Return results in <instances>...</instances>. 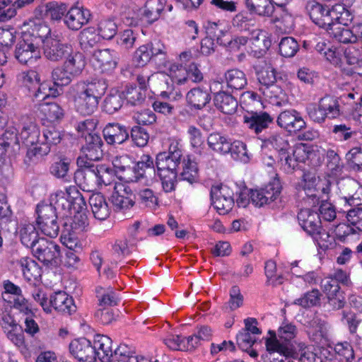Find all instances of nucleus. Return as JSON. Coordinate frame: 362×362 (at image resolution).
Listing matches in <instances>:
<instances>
[{"label": "nucleus", "mask_w": 362, "mask_h": 362, "mask_svg": "<svg viewBox=\"0 0 362 362\" xmlns=\"http://www.w3.org/2000/svg\"><path fill=\"white\" fill-rule=\"evenodd\" d=\"M329 325L318 318L314 317L306 326V332L310 341L317 345L323 346L329 341Z\"/></svg>", "instance_id": "nucleus-19"}, {"label": "nucleus", "mask_w": 362, "mask_h": 362, "mask_svg": "<svg viewBox=\"0 0 362 362\" xmlns=\"http://www.w3.org/2000/svg\"><path fill=\"white\" fill-rule=\"evenodd\" d=\"M211 198L214 207L221 215L230 212L234 206L233 192L227 185L212 186Z\"/></svg>", "instance_id": "nucleus-15"}, {"label": "nucleus", "mask_w": 362, "mask_h": 362, "mask_svg": "<svg viewBox=\"0 0 362 362\" xmlns=\"http://www.w3.org/2000/svg\"><path fill=\"white\" fill-rule=\"evenodd\" d=\"M259 90L269 102L275 105H281L285 100V93L278 86L273 84L268 87H260Z\"/></svg>", "instance_id": "nucleus-49"}, {"label": "nucleus", "mask_w": 362, "mask_h": 362, "mask_svg": "<svg viewBox=\"0 0 362 362\" xmlns=\"http://www.w3.org/2000/svg\"><path fill=\"white\" fill-rule=\"evenodd\" d=\"M90 17V11L82 6H72L64 16L66 26L73 30H78L86 25Z\"/></svg>", "instance_id": "nucleus-23"}, {"label": "nucleus", "mask_w": 362, "mask_h": 362, "mask_svg": "<svg viewBox=\"0 0 362 362\" xmlns=\"http://www.w3.org/2000/svg\"><path fill=\"white\" fill-rule=\"evenodd\" d=\"M144 356H134L133 351L127 344H119L115 350V362H140Z\"/></svg>", "instance_id": "nucleus-50"}, {"label": "nucleus", "mask_w": 362, "mask_h": 362, "mask_svg": "<svg viewBox=\"0 0 362 362\" xmlns=\"http://www.w3.org/2000/svg\"><path fill=\"white\" fill-rule=\"evenodd\" d=\"M318 103L327 118L335 119L340 115L339 103L336 98L332 96H325L321 98Z\"/></svg>", "instance_id": "nucleus-45"}, {"label": "nucleus", "mask_w": 362, "mask_h": 362, "mask_svg": "<svg viewBox=\"0 0 362 362\" xmlns=\"http://www.w3.org/2000/svg\"><path fill=\"white\" fill-rule=\"evenodd\" d=\"M112 298L113 293L110 291L103 294L98 299V309L95 316L103 324H110L113 320Z\"/></svg>", "instance_id": "nucleus-28"}, {"label": "nucleus", "mask_w": 362, "mask_h": 362, "mask_svg": "<svg viewBox=\"0 0 362 362\" xmlns=\"http://www.w3.org/2000/svg\"><path fill=\"white\" fill-rule=\"evenodd\" d=\"M69 352L79 362H95L96 351L91 342L86 338L72 340L69 346Z\"/></svg>", "instance_id": "nucleus-17"}, {"label": "nucleus", "mask_w": 362, "mask_h": 362, "mask_svg": "<svg viewBox=\"0 0 362 362\" xmlns=\"http://www.w3.org/2000/svg\"><path fill=\"white\" fill-rule=\"evenodd\" d=\"M257 79L261 87L270 86L276 81V71L272 66H267L258 71Z\"/></svg>", "instance_id": "nucleus-59"}, {"label": "nucleus", "mask_w": 362, "mask_h": 362, "mask_svg": "<svg viewBox=\"0 0 362 362\" xmlns=\"http://www.w3.org/2000/svg\"><path fill=\"white\" fill-rule=\"evenodd\" d=\"M119 96L133 105L140 104L145 99L144 93L133 85H127L124 90L119 91Z\"/></svg>", "instance_id": "nucleus-48"}, {"label": "nucleus", "mask_w": 362, "mask_h": 362, "mask_svg": "<svg viewBox=\"0 0 362 362\" xmlns=\"http://www.w3.org/2000/svg\"><path fill=\"white\" fill-rule=\"evenodd\" d=\"M198 175L197 163L189 157L183 160V170L181 173L182 178L189 182H193Z\"/></svg>", "instance_id": "nucleus-61"}, {"label": "nucleus", "mask_w": 362, "mask_h": 362, "mask_svg": "<svg viewBox=\"0 0 362 362\" xmlns=\"http://www.w3.org/2000/svg\"><path fill=\"white\" fill-rule=\"evenodd\" d=\"M187 103L192 107L200 110L205 107L211 100V96L207 90L200 87L191 89L186 95Z\"/></svg>", "instance_id": "nucleus-35"}, {"label": "nucleus", "mask_w": 362, "mask_h": 362, "mask_svg": "<svg viewBox=\"0 0 362 362\" xmlns=\"http://www.w3.org/2000/svg\"><path fill=\"white\" fill-rule=\"evenodd\" d=\"M132 197V192L125 182L115 183V214L117 218H123L120 214L127 218L132 217L131 209L135 204Z\"/></svg>", "instance_id": "nucleus-13"}, {"label": "nucleus", "mask_w": 362, "mask_h": 362, "mask_svg": "<svg viewBox=\"0 0 362 362\" xmlns=\"http://www.w3.org/2000/svg\"><path fill=\"white\" fill-rule=\"evenodd\" d=\"M32 250L34 256L45 264H57L59 262V247L52 241L41 238Z\"/></svg>", "instance_id": "nucleus-16"}, {"label": "nucleus", "mask_w": 362, "mask_h": 362, "mask_svg": "<svg viewBox=\"0 0 362 362\" xmlns=\"http://www.w3.org/2000/svg\"><path fill=\"white\" fill-rule=\"evenodd\" d=\"M250 41L253 45V51L259 54L264 53L271 46V40L267 33L262 30H252Z\"/></svg>", "instance_id": "nucleus-42"}, {"label": "nucleus", "mask_w": 362, "mask_h": 362, "mask_svg": "<svg viewBox=\"0 0 362 362\" xmlns=\"http://www.w3.org/2000/svg\"><path fill=\"white\" fill-rule=\"evenodd\" d=\"M37 89L34 90L33 93L36 98H42V99L48 97H57L60 95L62 88H58L53 83L51 86L48 81L39 82Z\"/></svg>", "instance_id": "nucleus-56"}, {"label": "nucleus", "mask_w": 362, "mask_h": 362, "mask_svg": "<svg viewBox=\"0 0 362 362\" xmlns=\"http://www.w3.org/2000/svg\"><path fill=\"white\" fill-rule=\"evenodd\" d=\"M61 139V133L55 127L47 128L43 132L42 139H40V146L27 151L25 161L30 163L37 161L49 153L52 145L59 144Z\"/></svg>", "instance_id": "nucleus-12"}, {"label": "nucleus", "mask_w": 362, "mask_h": 362, "mask_svg": "<svg viewBox=\"0 0 362 362\" xmlns=\"http://www.w3.org/2000/svg\"><path fill=\"white\" fill-rule=\"evenodd\" d=\"M227 88L232 90H243L247 84L246 74L240 69H231L224 74Z\"/></svg>", "instance_id": "nucleus-32"}, {"label": "nucleus", "mask_w": 362, "mask_h": 362, "mask_svg": "<svg viewBox=\"0 0 362 362\" xmlns=\"http://www.w3.org/2000/svg\"><path fill=\"white\" fill-rule=\"evenodd\" d=\"M31 23L36 22L30 21L23 24L25 30L23 39L18 42L15 49L16 59L20 64L27 66L33 65L41 58L40 37L33 33Z\"/></svg>", "instance_id": "nucleus-6"}, {"label": "nucleus", "mask_w": 362, "mask_h": 362, "mask_svg": "<svg viewBox=\"0 0 362 362\" xmlns=\"http://www.w3.org/2000/svg\"><path fill=\"white\" fill-rule=\"evenodd\" d=\"M19 83L29 91H34L40 81L39 74L34 70L21 73L18 76Z\"/></svg>", "instance_id": "nucleus-52"}, {"label": "nucleus", "mask_w": 362, "mask_h": 362, "mask_svg": "<svg viewBox=\"0 0 362 362\" xmlns=\"http://www.w3.org/2000/svg\"><path fill=\"white\" fill-rule=\"evenodd\" d=\"M320 293L318 290L314 289L304 294L301 298L296 300V304L304 308L316 306L320 302Z\"/></svg>", "instance_id": "nucleus-62"}, {"label": "nucleus", "mask_w": 362, "mask_h": 362, "mask_svg": "<svg viewBox=\"0 0 362 362\" xmlns=\"http://www.w3.org/2000/svg\"><path fill=\"white\" fill-rule=\"evenodd\" d=\"M83 209H73L66 214V220L64 228L75 230L76 233H82L88 226V218Z\"/></svg>", "instance_id": "nucleus-29"}, {"label": "nucleus", "mask_w": 362, "mask_h": 362, "mask_svg": "<svg viewBox=\"0 0 362 362\" xmlns=\"http://www.w3.org/2000/svg\"><path fill=\"white\" fill-rule=\"evenodd\" d=\"M86 176L89 178H95L99 185L107 186L113 181L112 169L105 165L97 167L95 170H88Z\"/></svg>", "instance_id": "nucleus-40"}, {"label": "nucleus", "mask_w": 362, "mask_h": 362, "mask_svg": "<svg viewBox=\"0 0 362 362\" xmlns=\"http://www.w3.org/2000/svg\"><path fill=\"white\" fill-rule=\"evenodd\" d=\"M75 77L64 66H57L52 72L53 83L57 87L69 85Z\"/></svg>", "instance_id": "nucleus-53"}, {"label": "nucleus", "mask_w": 362, "mask_h": 362, "mask_svg": "<svg viewBox=\"0 0 362 362\" xmlns=\"http://www.w3.org/2000/svg\"><path fill=\"white\" fill-rule=\"evenodd\" d=\"M207 145L212 151L226 155L230 151V139L220 133H211L207 137Z\"/></svg>", "instance_id": "nucleus-34"}, {"label": "nucleus", "mask_w": 362, "mask_h": 362, "mask_svg": "<svg viewBox=\"0 0 362 362\" xmlns=\"http://www.w3.org/2000/svg\"><path fill=\"white\" fill-rule=\"evenodd\" d=\"M50 203L54 210L64 211V215L73 209L78 210L86 206V202L75 186H69L64 190H57L50 195Z\"/></svg>", "instance_id": "nucleus-9"}, {"label": "nucleus", "mask_w": 362, "mask_h": 362, "mask_svg": "<svg viewBox=\"0 0 362 362\" xmlns=\"http://www.w3.org/2000/svg\"><path fill=\"white\" fill-rule=\"evenodd\" d=\"M277 124L289 132H299L306 127V122L295 110L281 112L277 118Z\"/></svg>", "instance_id": "nucleus-21"}, {"label": "nucleus", "mask_w": 362, "mask_h": 362, "mask_svg": "<svg viewBox=\"0 0 362 362\" xmlns=\"http://www.w3.org/2000/svg\"><path fill=\"white\" fill-rule=\"evenodd\" d=\"M298 220L302 228L310 235L320 229V215L310 209H303L298 214Z\"/></svg>", "instance_id": "nucleus-26"}, {"label": "nucleus", "mask_w": 362, "mask_h": 362, "mask_svg": "<svg viewBox=\"0 0 362 362\" xmlns=\"http://www.w3.org/2000/svg\"><path fill=\"white\" fill-rule=\"evenodd\" d=\"M86 142V146L82 148L83 155L78 158L77 163L81 167L90 168V162L98 160L101 156V139L99 136H93Z\"/></svg>", "instance_id": "nucleus-20"}, {"label": "nucleus", "mask_w": 362, "mask_h": 362, "mask_svg": "<svg viewBox=\"0 0 362 362\" xmlns=\"http://www.w3.org/2000/svg\"><path fill=\"white\" fill-rule=\"evenodd\" d=\"M229 153L233 159L240 160L243 163L248 162L249 156L246 148V145L243 141L239 140L232 141L230 140V145H229Z\"/></svg>", "instance_id": "nucleus-55"}, {"label": "nucleus", "mask_w": 362, "mask_h": 362, "mask_svg": "<svg viewBox=\"0 0 362 362\" xmlns=\"http://www.w3.org/2000/svg\"><path fill=\"white\" fill-rule=\"evenodd\" d=\"M299 49L297 41L291 37H286L281 39L279 43V52L284 57H293Z\"/></svg>", "instance_id": "nucleus-57"}, {"label": "nucleus", "mask_w": 362, "mask_h": 362, "mask_svg": "<svg viewBox=\"0 0 362 362\" xmlns=\"http://www.w3.org/2000/svg\"><path fill=\"white\" fill-rule=\"evenodd\" d=\"M348 24L334 25L330 27L325 28L329 35L342 43H354L358 41V35L353 30L349 29Z\"/></svg>", "instance_id": "nucleus-30"}, {"label": "nucleus", "mask_w": 362, "mask_h": 362, "mask_svg": "<svg viewBox=\"0 0 362 362\" xmlns=\"http://www.w3.org/2000/svg\"><path fill=\"white\" fill-rule=\"evenodd\" d=\"M33 33L40 37L43 53L46 59L57 62L64 60L68 54L71 53L73 46L61 41L58 35L52 33L50 28L44 23H31Z\"/></svg>", "instance_id": "nucleus-3"}, {"label": "nucleus", "mask_w": 362, "mask_h": 362, "mask_svg": "<svg viewBox=\"0 0 362 362\" xmlns=\"http://www.w3.org/2000/svg\"><path fill=\"white\" fill-rule=\"evenodd\" d=\"M165 5V0H148L145 4V16L151 22L158 20Z\"/></svg>", "instance_id": "nucleus-47"}, {"label": "nucleus", "mask_w": 362, "mask_h": 362, "mask_svg": "<svg viewBox=\"0 0 362 362\" xmlns=\"http://www.w3.org/2000/svg\"><path fill=\"white\" fill-rule=\"evenodd\" d=\"M19 264L26 280H36L40 277L41 269L33 259L29 257H23L21 259Z\"/></svg>", "instance_id": "nucleus-43"}, {"label": "nucleus", "mask_w": 362, "mask_h": 362, "mask_svg": "<svg viewBox=\"0 0 362 362\" xmlns=\"http://www.w3.org/2000/svg\"><path fill=\"white\" fill-rule=\"evenodd\" d=\"M37 223L42 233L50 238L57 236L59 227L56 211L53 206L40 203L37 206Z\"/></svg>", "instance_id": "nucleus-11"}, {"label": "nucleus", "mask_w": 362, "mask_h": 362, "mask_svg": "<svg viewBox=\"0 0 362 362\" xmlns=\"http://www.w3.org/2000/svg\"><path fill=\"white\" fill-rule=\"evenodd\" d=\"M214 104L218 110L227 115L234 113L238 107L235 98L226 92L216 93L214 96Z\"/></svg>", "instance_id": "nucleus-38"}, {"label": "nucleus", "mask_w": 362, "mask_h": 362, "mask_svg": "<svg viewBox=\"0 0 362 362\" xmlns=\"http://www.w3.org/2000/svg\"><path fill=\"white\" fill-rule=\"evenodd\" d=\"M107 84L105 80L83 81L73 87L74 107L82 115H90L97 109L99 101L105 93Z\"/></svg>", "instance_id": "nucleus-1"}, {"label": "nucleus", "mask_w": 362, "mask_h": 362, "mask_svg": "<svg viewBox=\"0 0 362 362\" xmlns=\"http://www.w3.org/2000/svg\"><path fill=\"white\" fill-rule=\"evenodd\" d=\"M245 2L250 11L259 16H271L275 13L274 22L282 23L285 30L293 28V17L281 6L275 9L272 0H245Z\"/></svg>", "instance_id": "nucleus-8"}, {"label": "nucleus", "mask_w": 362, "mask_h": 362, "mask_svg": "<svg viewBox=\"0 0 362 362\" xmlns=\"http://www.w3.org/2000/svg\"><path fill=\"white\" fill-rule=\"evenodd\" d=\"M81 234V233H76L75 230L64 228L61 235V242L71 250H81L82 249Z\"/></svg>", "instance_id": "nucleus-44"}, {"label": "nucleus", "mask_w": 362, "mask_h": 362, "mask_svg": "<svg viewBox=\"0 0 362 362\" xmlns=\"http://www.w3.org/2000/svg\"><path fill=\"white\" fill-rule=\"evenodd\" d=\"M41 119L49 122L59 121L64 117L62 107L55 103H43L39 107Z\"/></svg>", "instance_id": "nucleus-39"}, {"label": "nucleus", "mask_w": 362, "mask_h": 362, "mask_svg": "<svg viewBox=\"0 0 362 362\" xmlns=\"http://www.w3.org/2000/svg\"><path fill=\"white\" fill-rule=\"evenodd\" d=\"M187 134L194 152L202 155L204 148V140L201 129L195 126L190 125L187 129Z\"/></svg>", "instance_id": "nucleus-46"}, {"label": "nucleus", "mask_w": 362, "mask_h": 362, "mask_svg": "<svg viewBox=\"0 0 362 362\" xmlns=\"http://www.w3.org/2000/svg\"><path fill=\"white\" fill-rule=\"evenodd\" d=\"M96 123L94 119H88L81 122L77 125V131L81 133V136L84 137L86 141H88L90 137L99 136L95 132Z\"/></svg>", "instance_id": "nucleus-63"}, {"label": "nucleus", "mask_w": 362, "mask_h": 362, "mask_svg": "<svg viewBox=\"0 0 362 362\" xmlns=\"http://www.w3.org/2000/svg\"><path fill=\"white\" fill-rule=\"evenodd\" d=\"M133 161L127 155L115 158V176L125 183L136 182L144 177L146 171H153V160L149 155H143L134 168Z\"/></svg>", "instance_id": "nucleus-5"}, {"label": "nucleus", "mask_w": 362, "mask_h": 362, "mask_svg": "<svg viewBox=\"0 0 362 362\" xmlns=\"http://www.w3.org/2000/svg\"><path fill=\"white\" fill-rule=\"evenodd\" d=\"M307 10L313 22L322 28L349 24L352 20L351 12L341 4H335L329 8L313 1L308 4Z\"/></svg>", "instance_id": "nucleus-2"}, {"label": "nucleus", "mask_w": 362, "mask_h": 362, "mask_svg": "<svg viewBox=\"0 0 362 362\" xmlns=\"http://www.w3.org/2000/svg\"><path fill=\"white\" fill-rule=\"evenodd\" d=\"M95 351H96V358L101 362H111L113 356L112 340L106 335L97 334L94 339Z\"/></svg>", "instance_id": "nucleus-27"}, {"label": "nucleus", "mask_w": 362, "mask_h": 362, "mask_svg": "<svg viewBox=\"0 0 362 362\" xmlns=\"http://www.w3.org/2000/svg\"><path fill=\"white\" fill-rule=\"evenodd\" d=\"M281 159V168L286 173H291L300 163L316 165L321 160V155L317 146L303 143L296 144L293 146L292 156L288 151Z\"/></svg>", "instance_id": "nucleus-7"}, {"label": "nucleus", "mask_w": 362, "mask_h": 362, "mask_svg": "<svg viewBox=\"0 0 362 362\" xmlns=\"http://www.w3.org/2000/svg\"><path fill=\"white\" fill-rule=\"evenodd\" d=\"M187 73V67L181 64H172L169 69V76L172 81L177 85H185L189 83Z\"/></svg>", "instance_id": "nucleus-54"}, {"label": "nucleus", "mask_w": 362, "mask_h": 362, "mask_svg": "<svg viewBox=\"0 0 362 362\" xmlns=\"http://www.w3.org/2000/svg\"><path fill=\"white\" fill-rule=\"evenodd\" d=\"M182 156V150L177 145L171 144L168 152H162L156 156L158 175L165 192L175 189L177 182V168Z\"/></svg>", "instance_id": "nucleus-4"}, {"label": "nucleus", "mask_w": 362, "mask_h": 362, "mask_svg": "<svg viewBox=\"0 0 362 362\" xmlns=\"http://www.w3.org/2000/svg\"><path fill=\"white\" fill-rule=\"evenodd\" d=\"M269 337L266 338L265 346L267 353L262 357L264 362H289L288 356L291 354L288 344L281 340L274 331H269Z\"/></svg>", "instance_id": "nucleus-10"}, {"label": "nucleus", "mask_w": 362, "mask_h": 362, "mask_svg": "<svg viewBox=\"0 0 362 362\" xmlns=\"http://www.w3.org/2000/svg\"><path fill=\"white\" fill-rule=\"evenodd\" d=\"M64 60L63 66L69 74H72L76 77L82 73L86 65L83 54L74 49V47L71 49V53L68 54Z\"/></svg>", "instance_id": "nucleus-31"}, {"label": "nucleus", "mask_w": 362, "mask_h": 362, "mask_svg": "<svg viewBox=\"0 0 362 362\" xmlns=\"http://www.w3.org/2000/svg\"><path fill=\"white\" fill-rule=\"evenodd\" d=\"M7 339L19 350L25 356H30L32 352L31 346L25 339V336L21 327L18 326L14 329L5 334Z\"/></svg>", "instance_id": "nucleus-36"}, {"label": "nucleus", "mask_w": 362, "mask_h": 362, "mask_svg": "<svg viewBox=\"0 0 362 362\" xmlns=\"http://www.w3.org/2000/svg\"><path fill=\"white\" fill-rule=\"evenodd\" d=\"M321 287L327 298V305L334 310L344 307L345 297L337 281L332 277H326L321 281Z\"/></svg>", "instance_id": "nucleus-18"}, {"label": "nucleus", "mask_w": 362, "mask_h": 362, "mask_svg": "<svg viewBox=\"0 0 362 362\" xmlns=\"http://www.w3.org/2000/svg\"><path fill=\"white\" fill-rule=\"evenodd\" d=\"M233 25L241 30H249L255 25V20L246 12L238 13L233 19Z\"/></svg>", "instance_id": "nucleus-60"}, {"label": "nucleus", "mask_w": 362, "mask_h": 362, "mask_svg": "<svg viewBox=\"0 0 362 362\" xmlns=\"http://www.w3.org/2000/svg\"><path fill=\"white\" fill-rule=\"evenodd\" d=\"M272 121V117L265 112H248L243 117L245 127L257 134L267 129Z\"/></svg>", "instance_id": "nucleus-22"}, {"label": "nucleus", "mask_w": 362, "mask_h": 362, "mask_svg": "<svg viewBox=\"0 0 362 362\" xmlns=\"http://www.w3.org/2000/svg\"><path fill=\"white\" fill-rule=\"evenodd\" d=\"M347 63L352 66L355 73L362 75V52L354 47H349L344 51Z\"/></svg>", "instance_id": "nucleus-51"}, {"label": "nucleus", "mask_w": 362, "mask_h": 362, "mask_svg": "<svg viewBox=\"0 0 362 362\" xmlns=\"http://www.w3.org/2000/svg\"><path fill=\"white\" fill-rule=\"evenodd\" d=\"M267 146H272L276 151L279 152V163L281 165V159L284 157V154H287L291 146L286 139V136L284 134H273L271 135L265 141Z\"/></svg>", "instance_id": "nucleus-41"}, {"label": "nucleus", "mask_w": 362, "mask_h": 362, "mask_svg": "<svg viewBox=\"0 0 362 362\" xmlns=\"http://www.w3.org/2000/svg\"><path fill=\"white\" fill-rule=\"evenodd\" d=\"M70 160L68 158H62L55 161L50 168V172L54 177L64 179L68 181Z\"/></svg>", "instance_id": "nucleus-58"}, {"label": "nucleus", "mask_w": 362, "mask_h": 362, "mask_svg": "<svg viewBox=\"0 0 362 362\" xmlns=\"http://www.w3.org/2000/svg\"><path fill=\"white\" fill-rule=\"evenodd\" d=\"M89 204L92 212L97 219L105 220L110 216V209L101 194H92L89 198Z\"/></svg>", "instance_id": "nucleus-33"}, {"label": "nucleus", "mask_w": 362, "mask_h": 362, "mask_svg": "<svg viewBox=\"0 0 362 362\" xmlns=\"http://www.w3.org/2000/svg\"><path fill=\"white\" fill-rule=\"evenodd\" d=\"M40 134V129L35 123L33 122L25 123L18 133L20 143L25 145L28 151L35 146H39Z\"/></svg>", "instance_id": "nucleus-25"}, {"label": "nucleus", "mask_w": 362, "mask_h": 362, "mask_svg": "<svg viewBox=\"0 0 362 362\" xmlns=\"http://www.w3.org/2000/svg\"><path fill=\"white\" fill-rule=\"evenodd\" d=\"M300 186L308 197L317 199V202L327 199L330 191L328 181L321 180L311 173L303 175Z\"/></svg>", "instance_id": "nucleus-14"}, {"label": "nucleus", "mask_w": 362, "mask_h": 362, "mask_svg": "<svg viewBox=\"0 0 362 362\" xmlns=\"http://www.w3.org/2000/svg\"><path fill=\"white\" fill-rule=\"evenodd\" d=\"M18 234L22 244L27 247L33 248L40 238H38V233L34 224L23 223L18 229Z\"/></svg>", "instance_id": "nucleus-37"}, {"label": "nucleus", "mask_w": 362, "mask_h": 362, "mask_svg": "<svg viewBox=\"0 0 362 362\" xmlns=\"http://www.w3.org/2000/svg\"><path fill=\"white\" fill-rule=\"evenodd\" d=\"M151 57L150 47L144 45L135 51L133 62L136 66H144L149 62Z\"/></svg>", "instance_id": "nucleus-64"}, {"label": "nucleus", "mask_w": 362, "mask_h": 362, "mask_svg": "<svg viewBox=\"0 0 362 362\" xmlns=\"http://www.w3.org/2000/svg\"><path fill=\"white\" fill-rule=\"evenodd\" d=\"M51 310L54 308L63 314L71 315L76 310V306L71 296L64 291L55 292L50 296Z\"/></svg>", "instance_id": "nucleus-24"}]
</instances>
